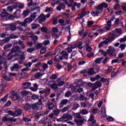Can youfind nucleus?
<instances>
[{"mask_svg": "<svg viewBox=\"0 0 126 126\" xmlns=\"http://www.w3.org/2000/svg\"><path fill=\"white\" fill-rule=\"evenodd\" d=\"M31 22H32V14H31V18H26L23 22L17 21L16 23L23 27H26L27 26V23H30Z\"/></svg>", "mask_w": 126, "mask_h": 126, "instance_id": "3", "label": "nucleus"}, {"mask_svg": "<svg viewBox=\"0 0 126 126\" xmlns=\"http://www.w3.org/2000/svg\"><path fill=\"white\" fill-rule=\"evenodd\" d=\"M8 97V95L6 94L4 97L0 99V102H6V100H7Z\"/></svg>", "mask_w": 126, "mask_h": 126, "instance_id": "35", "label": "nucleus"}, {"mask_svg": "<svg viewBox=\"0 0 126 126\" xmlns=\"http://www.w3.org/2000/svg\"><path fill=\"white\" fill-rule=\"evenodd\" d=\"M93 24H94V22L92 21H88V27H91Z\"/></svg>", "mask_w": 126, "mask_h": 126, "instance_id": "45", "label": "nucleus"}, {"mask_svg": "<svg viewBox=\"0 0 126 126\" xmlns=\"http://www.w3.org/2000/svg\"><path fill=\"white\" fill-rule=\"evenodd\" d=\"M39 25L38 24H32V29H37L39 27Z\"/></svg>", "mask_w": 126, "mask_h": 126, "instance_id": "61", "label": "nucleus"}, {"mask_svg": "<svg viewBox=\"0 0 126 126\" xmlns=\"http://www.w3.org/2000/svg\"><path fill=\"white\" fill-rule=\"evenodd\" d=\"M17 121V119L14 118L13 117L7 118V116H4L2 118V122H15Z\"/></svg>", "mask_w": 126, "mask_h": 126, "instance_id": "6", "label": "nucleus"}, {"mask_svg": "<svg viewBox=\"0 0 126 126\" xmlns=\"http://www.w3.org/2000/svg\"><path fill=\"white\" fill-rule=\"evenodd\" d=\"M2 11L1 14H0L1 18H3V17H7V16H8V13L6 12V10L5 9H2Z\"/></svg>", "mask_w": 126, "mask_h": 126, "instance_id": "19", "label": "nucleus"}, {"mask_svg": "<svg viewBox=\"0 0 126 126\" xmlns=\"http://www.w3.org/2000/svg\"><path fill=\"white\" fill-rule=\"evenodd\" d=\"M9 28L12 31H14V30H16V24H12L11 25H10Z\"/></svg>", "mask_w": 126, "mask_h": 126, "instance_id": "26", "label": "nucleus"}, {"mask_svg": "<svg viewBox=\"0 0 126 126\" xmlns=\"http://www.w3.org/2000/svg\"><path fill=\"white\" fill-rule=\"evenodd\" d=\"M75 118H76L77 119H79V120H80L81 119H83L81 116H80V114L79 113H76L74 115Z\"/></svg>", "mask_w": 126, "mask_h": 126, "instance_id": "44", "label": "nucleus"}, {"mask_svg": "<svg viewBox=\"0 0 126 126\" xmlns=\"http://www.w3.org/2000/svg\"><path fill=\"white\" fill-rule=\"evenodd\" d=\"M36 10V12L32 13V20H34L36 17H37V14H38V12H40V7H38L37 8H35L32 10Z\"/></svg>", "mask_w": 126, "mask_h": 126, "instance_id": "10", "label": "nucleus"}, {"mask_svg": "<svg viewBox=\"0 0 126 126\" xmlns=\"http://www.w3.org/2000/svg\"><path fill=\"white\" fill-rule=\"evenodd\" d=\"M90 112L92 113V114H94L95 115V114H97V113L98 112V109H95V108L92 109L91 110Z\"/></svg>", "mask_w": 126, "mask_h": 126, "instance_id": "42", "label": "nucleus"}, {"mask_svg": "<svg viewBox=\"0 0 126 126\" xmlns=\"http://www.w3.org/2000/svg\"><path fill=\"white\" fill-rule=\"evenodd\" d=\"M50 88L53 90H57V89H58L59 86L58 85V84L56 83H53L52 85H50Z\"/></svg>", "mask_w": 126, "mask_h": 126, "instance_id": "22", "label": "nucleus"}, {"mask_svg": "<svg viewBox=\"0 0 126 126\" xmlns=\"http://www.w3.org/2000/svg\"><path fill=\"white\" fill-rule=\"evenodd\" d=\"M93 121H96V120H94V116H93V115H91L89 119V122H92V123H93Z\"/></svg>", "mask_w": 126, "mask_h": 126, "instance_id": "63", "label": "nucleus"}, {"mask_svg": "<svg viewBox=\"0 0 126 126\" xmlns=\"http://www.w3.org/2000/svg\"><path fill=\"white\" fill-rule=\"evenodd\" d=\"M38 87H39V86H38V84H33V87L32 88V91L33 92H36L37 90H38Z\"/></svg>", "mask_w": 126, "mask_h": 126, "instance_id": "28", "label": "nucleus"}, {"mask_svg": "<svg viewBox=\"0 0 126 126\" xmlns=\"http://www.w3.org/2000/svg\"><path fill=\"white\" fill-rule=\"evenodd\" d=\"M108 7V4L106 3H102L95 6L94 8L97 10H103V8Z\"/></svg>", "mask_w": 126, "mask_h": 126, "instance_id": "7", "label": "nucleus"}, {"mask_svg": "<svg viewBox=\"0 0 126 126\" xmlns=\"http://www.w3.org/2000/svg\"><path fill=\"white\" fill-rule=\"evenodd\" d=\"M68 6L69 7H72L71 10H72V11H75V6H74V5L72 6L71 4H68Z\"/></svg>", "mask_w": 126, "mask_h": 126, "instance_id": "48", "label": "nucleus"}, {"mask_svg": "<svg viewBox=\"0 0 126 126\" xmlns=\"http://www.w3.org/2000/svg\"><path fill=\"white\" fill-rule=\"evenodd\" d=\"M109 79H105L104 78H101L100 81H101V82H104L105 83V85H109Z\"/></svg>", "mask_w": 126, "mask_h": 126, "instance_id": "24", "label": "nucleus"}, {"mask_svg": "<svg viewBox=\"0 0 126 126\" xmlns=\"http://www.w3.org/2000/svg\"><path fill=\"white\" fill-rule=\"evenodd\" d=\"M20 68V66L18 63H15L13 64V66L11 68V71L16 70V71H18V70Z\"/></svg>", "mask_w": 126, "mask_h": 126, "instance_id": "13", "label": "nucleus"}, {"mask_svg": "<svg viewBox=\"0 0 126 126\" xmlns=\"http://www.w3.org/2000/svg\"><path fill=\"white\" fill-rule=\"evenodd\" d=\"M63 119L65 120H72V116L70 114H64L62 117Z\"/></svg>", "mask_w": 126, "mask_h": 126, "instance_id": "16", "label": "nucleus"}, {"mask_svg": "<svg viewBox=\"0 0 126 126\" xmlns=\"http://www.w3.org/2000/svg\"><path fill=\"white\" fill-rule=\"evenodd\" d=\"M30 13V10L27 9L23 11V14L24 16H28L29 14Z\"/></svg>", "mask_w": 126, "mask_h": 126, "instance_id": "33", "label": "nucleus"}, {"mask_svg": "<svg viewBox=\"0 0 126 126\" xmlns=\"http://www.w3.org/2000/svg\"><path fill=\"white\" fill-rule=\"evenodd\" d=\"M67 103H68V100L65 99L61 100L60 104L63 105H65L67 104Z\"/></svg>", "mask_w": 126, "mask_h": 126, "instance_id": "29", "label": "nucleus"}, {"mask_svg": "<svg viewBox=\"0 0 126 126\" xmlns=\"http://www.w3.org/2000/svg\"><path fill=\"white\" fill-rule=\"evenodd\" d=\"M100 13H101V12H100L99 11H96L95 12H92V15H93V16H97V15H99Z\"/></svg>", "mask_w": 126, "mask_h": 126, "instance_id": "39", "label": "nucleus"}, {"mask_svg": "<svg viewBox=\"0 0 126 126\" xmlns=\"http://www.w3.org/2000/svg\"><path fill=\"white\" fill-rule=\"evenodd\" d=\"M85 63H86V62H85V61H81L78 63V65H83V64H85Z\"/></svg>", "mask_w": 126, "mask_h": 126, "instance_id": "47", "label": "nucleus"}, {"mask_svg": "<svg viewBox=\"0 0 126 126\" xmlns=\"http://www.w3.org/2000/svg\"><path fill=\"white\" fill-rule=\"evenodd\" d=\"M80 113L83 115H87V114H88V111L86 109H82L80 111Z\"/></svg>", "mask_w": 126, "mask_h": 126, "instance_id": "37", "label": "nucleus"}, {"mask_svg": "<svg viewBox=\"0 0 126 126\" xmlns=\"http://www.w3.org/2000/svg\"><path fill=\"white\" fill-rule=\"evenodd\" d=\"M24 110H26L27 111H28V110H30L31 109V105H30L28 103H26L24 106Z\"/></svg>", "mask_w": 126, "mask_h": 126, "instance_id": "27", "label": "nucleus"}, {"mask_svg": "<svg viewBox=\"0 0 126 126\" xmlns=\"http://www.w3.org/2000/svg\"><path fill=\"white\" fill-rule=\"evenodd\" d=\"M7 113L8 114H9V115H10V116H13V117H15L14 111L12 112V111L11 110H9L8 111Z\"/></svg>", "mask_w": 126, "mask_h": 126, "instance_id": "52", "label": "nucleus"}, {"mask_svg": "<svg viewBox=\"0 0 126 126\" xmlns=\"http://www.w3.org/2000/svg\"><path fill=\"white\" fill-rule=\"evenodd\" d=\"M28 92H29L28 91H25L21 92L22 96H26V95L28 94Z\"/></svg>", "mask_w": 126, "mask_h": 126, "instance_id": "60", "label": "nucleus"}, {"mask_svg": "<svg viewBox=\"0 0 126 126\" xmlns=\"http://www.w3.org/2000/svg\"><path fill=\"white\" fill-rule=\"evenodd\" d=\"M107 55H109L110 57H113L114 54H115V49L111 46L108 47V49L107 50Z\"/></svg>", "mask_w": 126, "mask_h": 126, "instance_id": "8", "label": "nucleus"}, {"mask_svg": "<svg viewBox=\"0 0 126 126\" xmlns=\"http://www.w3.org/2000/svg\"><path fill=\"white\" fill-rule=\"evenodd\" d=\"M87 57H88V58H92V57H94V53L92 52L91 53H88L87 55Z\"/></svg>", "mask_w": 126, "mask_h": 126, "instance_id": "62", "label": "nucleus"}, {"mask_svg": "<svg viewBox=\"0 0 126 126\" xmlns=\"http://www.w3.org/2000/svg\"><path fill=\"white\" fill-rule=\"evenodd\" d=\"M101 86H102V83L100 81H97L94 83L95 88H98V87H101Z\"/></svg>", "mask_w": 126, "mask_h": 126, "instance_id": "30", "label": "nucleus"}, {"mask_svg": "<svg viewBox=\"0 0 126 126\" xmlns=\"http://www.w3.org/2000/svg\"><path fill=\"white\" fill-rule=\"evenodd\" d=\"M52 36H53L54 38H59V36L58 35V34H57V33H58V32H59V29H58V28L57 27H54L52 28Z\"/></svg>", "mask_w": 126, "mask_h": 126, "instance_id": "9", "label": "nucleus"}, {"mask_svg": "<svg viewBox=\"0 0 126 126\" xmlns=\"http://www.w3.org/2000/svg\"><path fill=\"white\" fill-rule=\"evenodd\" d=\"M112 68H113L112 66L108 67V69H107L105 71L106 73H110V72H111V71H112Z\"/></svg>", "mask_w": 126, "mask_h": 126, "instance_id": "46", "label": "nucleus"}, {"mask_svg": "<svg viewBox=\"0 0 126 126\" xmlns=\"http://www.w3.org/2000/svg\"><path fill=\"white\" fill-rule=\"evenodd\" d=\"M31 86V83L27 82L23 84V89H29Z\"/></svg>", "mask_w": 126, "mask_h": 126, "instance_id": "15", "label": "nucleus"}, {"mask_svg": "<svg viewBox=\"0 0 126 126\" xmlns=\"http://www.w3.org/2000/svg\"><path fill=\"white\" fill-rule=\"evenodd\" d=\"M51 17V14L48 13L46 15L45 14H41L38 17V19H39V23L40 24H43V22H45L46 18H50Z\"/></svg>", "mask_w": 126, "mask_h": 126, "instance_id": "4", "label": "nucleus"}, {"mask_svg": "<svg viewBox=\"0 0 126 126\" xmlns=\"http://www.w3.org/2000/svg\"><path fill=\"white\" fill-rule=\"evenodd\" d=\"M101 114L102 117H106V108L105 107L101 108Z\"/></svg>", "mask_w": 126, "mask_h": 126, "instance_id": "34", "label": "nucleus"}, {"mask_svg": "<svg viewBox=\"0 0 126 126\" xmlns=\"http://www.w3.org/2000/svg\"><path fill=\"white\" fill-rule=\"evenodd\" d=\"M91 126H99L96 123V121H93V122H92L90 124Z\"/></svg>", "mask_w": 126, "mask_h": 126, "instance_id": "55", "label": "nucleus"}, {"mask_svg": "<svg viewBox=\"0 0 126 126\" xmlns=\"http://www.w3.org/2000/svg\"><path fill=\"white\" fill-rule=\"evenodd\" d=\"M126 44H121L119 48L120 49H121V51H124L125 49H126Z\"/></svg>", "mask_w": 126, "mask_h": 126, "instance_id": "50", "label": "nucleus"}, {"mask_svg": "<svg viewBox=\"0 0 126 126\" xmlns=\"http://www.w3.org/2000/svg\"><path fill=\"white\" fill-rule=\"evenodd\" d=\"M65 8V5L63 3H61L59 5L57 6V9L58 11H61L62 9H64Z\"/></svg>", "mask_w": 126, "mask_h": 126, "instance_id": "17", "label": "nucleus"}, {"mask_svg": "<svg viewBox=\"0 0 126 126\" xmlns=\"http://www.w3.org/2000/svg\"><path fill=\"white\" fill-rule=\"evenodd\" d=\"M86 51L89 53L92 51V48L88 45H87Z\"/></svg>", "mask_w": 126, "mask_h": 126, "instance_id": "58", "label": "nucleus"}, {"mask_svg": "<svg viewBox=\"0 0 126 126\" xmlns=\"http://www.w3.org/2000/svg\"><path fill=\"white\" fill-rule=\"evenodd\" d=\"M115 32H116V33H118V34H121V33H122L123 31L120 29H116L115 30Z\"/></svg>", "mask_w": 126, "mask_h": 126, "instance_id": "57", "label": "nucleus"}, {"mask_svg": "<svg viewBox=\"0 0 126 126\" xmlns=\"http://www.w3.org/2000/svg\"><path fill=\"white\" fill-rule=\"evenodd\" d=\"M45 74V73H40L37 72L35 74H34V77L36 79H40L41 77L43 76Z\"/></svg>", "mask_w": 126, "mask_h": 126, "instance_id": "20", "label": "nucleus"}, {"mask_svg": "<svg viewBox=\"0 0 126 126\" xmlns=\"http://www.w3.org/2000/svg\"><path fill=\"white\" fill-rule=\"evenodd\" d=\"M52 9L51 7H46L45 12H51L52 11Z\"/></svg>", "mask_w": 126, "mask_h": 126, "instance_id": "56", "label": "nucleus"}, {"mask_svg": "<svg viewBox=\"0 0 126 126\" xmlns=\"http://www.w3.org/2000/svg\"><path fill=\"white\" fill-rule=\"evenodd\" d=\"M15 117H17V116H20L22 114V110L19 109L15 111H14Z\"/></svg>", "mask_w": 126, "mask_h": 126, "instance_id": "21", "label": "nucleus"}, {"mask_svg": "<svg viewBox=\"0 0 126 126\" xmlns=\"http://www.w3.org/2000/svg\"><path fill=\"white\" fill-rule=\"evenodd\" d=\"M99 53H101V55H103L104 56L107 55V51L106 52L105 51H103L102 50L100 49L98 51Z\"/></svg>", "mask_w": 126, "mask_h": 126, "instance_id": "54", "label": "nucleus"}, {"mask_svg": "<svg viewBox=\"0 0 126 126\" xmlns=\"http://www.w3.org/2000/svg\"><path fill=\"white\" fill-rule=\"evenodd\" d=\"M48 106H49L48 109L49 110H52V109H53V107H54V105H53V103L49 102L48 103Z\"/></svg>", "mask_w": 126, "mask_h": 126, "instance_id": "59", "label": "nucleus"}, {"mask_svg": "<svg viewBox=\"0 0 126 126\" xmlns=\"http://www.w3.org/2000/svg\"><path fill=\"white\" fill-rule=\"evenodd\" d=\"M39 39V37H38V36L34 35L33 33L32 34V40L33 41H37Z\"/></svg>", "mask_w": 126, "mask_h": 126, "instance_id": "43", "label": "nucleus"}, {"mask_svg": "<svg viewBox=\"0 0 126 126\" xmlns=\"http://www.w3.org/2000/svg\"><path fill=\"white\" fill-rule=\"evenodd\" d=\"M12 54L13 53H11L8 55V60H11L12 59V57H14Z\"/></svg>", "mask_w": 126, "mask_h": 126, "instance_id": "64", "label": "nucleus"}, {"mask_svg": "<svg viewBox=\"0 0 126 126\" xmlns=\"http://www.w3.org/2000/svg\"><path fill=\"white\" fill-rule=\"evenodd\" d=\"M113 19H111V20H109L107 22V26L103 27V26H95L94 27L93 30L96 31L100 34L104 33L105 31H109L110 29H111V27L112 26V21H113Z\"/></svg>", "mask_w": 126, "mask_h": 126, "instance_id": "1", "label": "nucleus"}, {"mask_svg": "<svg viewBox=\"0 0 126 126\" xmlns=\"http://www.w3.org/2000/svg\"><path fill=\"white\" fill-rule=\"evenodd\" d=\"M11 53L13 54V53H16L13 55L14 57H17V56L19 55V53H21V50L19 46H14L12 49Z\"/></svg>", "mask_w": 126, "mask_h": 126, "instance_id": "5", "label": "nucleus"}, {"mask_svg": "<svg viewBox=\"0 0 126 126\" xmlns=\"http://www.w3.org/2000/svg\"><path fill=\"white\" fill-rule=\"evenodd\" d=\"M58 22L61 26H65L66 25V24L64 22V20H63V19H59Z\"/></svg>", "mask_w": 126, "mask_h": 126, "instance_id": "25", "label": "nucleus"}, {"mask_svg": "<svg viewBox=\"0 0 126 126\" xmlns=\"http://www.w3.org/2000/svg\"><path fill=\"white\" fill-rule=\"evenodd\" d=\"M32 109L35 110L36 111H39V110H42L43 107L39 106L36 103L32 104Z\"/></svg>", "mask_w": 126, "mask_h": 126, "instance_id": "12", "label": "nucleus"}, {"mask_svg": "<svg viewBox=\"0 0 126 126\" xmlns=\"http://www.w3.org/2000/svg\"><path fill=\"white\" fill-rule=\"evenodd\" d=\"M55 66H56V68L59 70L61 69V68H63V66H62L59 63H55Z\"/></svg>", "mask_w": 126, "mask_h": 126, "instance_id": "31", "label": "nucleus"}, {"mask_svg": "<svg viewBox=\"0 0 126 126\" xmlns=\"http://www.w3.org/2000/svg\"><path fill=\"white\" fill-rule=\"evenodd\" d=\"M116 39V35L114 33H111L108 38H106L104 41H101L98 44V48H102L103 45H107L109 42H113Z\"/></svg>", "mask_w": 126, "mask_h": 126, "instance_id": "2", "label": "nucleus"}, {"mask_svg": "<svg viewBox=\"0 0 126 126\" xmlns=\"http://www.w3.org/2000/svg\"><path fill=\"white\" fill-rule=\"evenodd\" d=\"M79 99L81 101H86V100H87V98L85 97L83 94H81L80 95Z\"/></svg>", "mask_w": 126, "mask_h": 126, "instance_id": "38", "label": "nucleus"}, {"mask_svg": "<svg viewBox=\"0 0 126 126\" xmlns=\"http://www.w3.org/2000/svg\"><path fill=\"white\" fill-rule=\"evenodd\" d=\"M11 46H12L11 44H8V45H5L4 47V50L5 51H6V50H7V49H10V48H11Z\"/></svg>", "mask_w": 126, "mask_h": 126, "instance_id": "49", "label": "nucleus"}, {"mask_svg": "<svg viewBox=\"0 0 126 126\" xmlns=\"http://www.w3.org/2000/svg\"><path fill=\"white\" fill-rule=\"evenodd\" d=\"M10 38L9 37H6L4 39L0 40V42H2V43H6L7 42L9 41Z\"/></svg>", "mask_w": 126, "mask_h": 126, "instance_id": "40", "label": "nucleus"}, {"mask_svg": "<svg viewBox=\"0 0 126 126\" xmlns=\"http://www.w3.org/2000/svg\"><path fill=\"white\" fill-rule=\"evenodd\" d=\"M85 15H86V12H82L81 13L78 14V19H81V18L85 16Z\"/></svg>", "mask_w": 126, "mask_h": 126, "instance_id": "32", "label": "nucleus"}, {"mask_svg": "<svg viewBox=\"0 0 126 126\" xmlns=\"http://www.w3.org/2000/svg\"><path fill=\"white\" fill-rule=\"evenodd\" d=\"M9 38L10 39H16V38H17V36L13 34H11L9 35Z\"/></svg>", "mask_w": 126, "mask_h": 126, "instance_id": "51", "label": "nucleus"}, {"mask_svg": "<svg viewBox=\"0 0 126 126\" xmlns=\"http://www.w3.org/2000/svg\"><path fill=\"white\" fill-rule=\"evenodd\" d=\"M88 74H89V75H92L93 74H95L96 73L95 72V71L94 70V69L93 68H91L89 69L88 71L87 72Z\"/></svg>", "mask_w": 126, "mask_h": 126, "instance_id": "23", "label": "nucleus"}, {"mask_svg": "<svg viewBox=\"0 0 126 126\" xmlns=\"http://www.w3.org/2000/svg\"><path fill=\"white\" fill-rule=\"evenodd\" d=\"M103 60V57L97 58L95 61V63H101V62Z\"/></svg>", "mask_w": 126, "mask_h": 126, "instance_id": "36", "label": "nucleus"}, {"mask_svg": "<svg viewBox=\"0 0 126 126\" xmlns=\"http://www.w3.org/2000/svg\"><path fill=\"white\" fill-rule=\"evenodd\" d=\"M46 52H47V48H46V47H42L40 49V54H45Z\"/></svg>", "mask_w": 126, "mask_h": 126, "instance_id": "41", "label": "nucleus"}, {"mask_svg": "<svg viewBox=\"0 0 126 126\" xmlns=\"http://www.w3.org/2000/svg\"><path fill=\"white\" fill-rule=\"evenodd\" d=\"M51 89L47 88L46 89L40 88L39 89V94H48V92H50Z\"/></svg>", "mask_w": 126, "mask_h": 126, "instance_id": "11", "label": "nucleus"}, {"mask_svg": "<svg viewBox=\"0 0 126 126\" xmlns=\"http://www.w3.org/2000/svg\"><path fill=\"white\" fill-rule=\"evenodd\" d=\"M12 96H13L16 98V100L19 101L20 100V97L18 96V94H17V92H15V91H12Z\"/></svg>", "mask_w": 126, "mask_h": 126, "instance_id": "14", "label": "nucleus"}, {"mask_svg": "<svg viewBox=\"0 0 126 126\" xmlns=\"http://www.w3.org/2000/svg\"><path fill=\"white\" fill-rule=\"evenodd\" d=\"M74 122L78 126H81L82 125H83V118L78 120L75 119Z\"/></svg>", "mask_w": 126, "mask_h": 126, "instance_id": "18", "label": "nucleus"}, {"mask_svg": "<svg viewBox=\"0 0 126 126\" xmlns=\"http://www.w3.org/2000/svg\"><path fill=\"white\" fill-rule=\"evenodd\" d=\"M60 112H61L60 110L56 109L54 112V114L55 116H58V115L60 114Z\"/></svg>", "mask_w": 126, "mask_h": 126, "instance_id": "53", "label": "nucleus"}]
</instances>
